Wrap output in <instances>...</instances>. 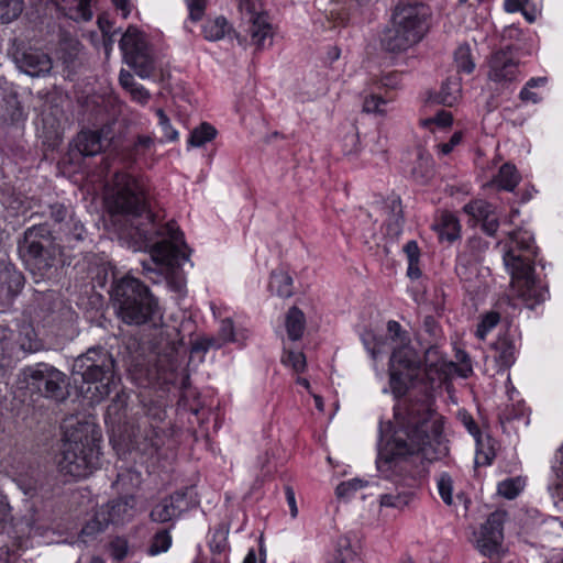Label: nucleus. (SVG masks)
Returning a JSON list of instances; mask_svg holds the SVG:
<instances>
[{"mask_svg":"<svg viewBox=\"0 0 563 563\" xmlns=\"http://www.w3.org/2000/svg\"><path fill=\"white\" fill-rule=\"evenodd\" d=\"M526 0H505V9L508 12L522 11L528 21L532 22L533 18L530 16L523 9Z\"/></svg>","mask_w":563,"mask_h":563,"instance_id":"obj_62","label":"nucleus"},{"mask_svg":"<svg viewBox=\"0 0 563 563\" xmlns=\"http://www.w3.org/2000/svg\"><path fill=\"white\" fill-rule=\"evenodd\" d=\"M285 327L288 338L291 341H298L306 328L305 313L298 307H291L286 313Z\"/></svg>","mask_w":563,"mask_h":563,"instance_id":"obj_27","label":"nucleus"},{"mask_svg":"<svg viewBox=\"0 0 563 563\" xmlns=\"http://www.w3.org/2000/svg\"><path fill=\"white\" fill-rule=\"evenodd\" d=\"M498 228L499 221L495 212L482 221V230L490 236L496 234Z\"/></svg>","mask_w":563,"mask_h":563,"instance_id":"obj_60","label":"nucleus"},{"mask_svg":"<svg viewBox=\"0 0 563 563\" xmlns=\"http://www.w3.org/2000/svg\"><path fill=\"white\" fill-rule=\"evenodd\" d=\"M112 137L110 125H103L97 130H81L77 135L75 145L81 155L95 156L110 145Z\"/></svg>","mask_w":563,"mask_h":563,"instance_id":"obj_19","label":"nucleus"},{"mask_svg":"<svg viewBox=\"0 0 563 563\" xmlns=\"http://www.w3.org/2000/svg\"><path fill=\"white\" fill-rule=\"evenodd\" d=\"M239 8L242 15L243 32L245 33L243 36L241 34L236 35L240 43H243L250 36L251 44L256 46L257 49L272 45V24L263 9L262 1L239 0Z\"/></svg>","mask_w":563,"mask_h":563,"instance_id":"obj_9","label":"nucleus"},{"mask_svg":"<svg viewBox=\"0 0 563 563\" xmlns=\"http://www.w3.org/2000/svg\"><path fill=\"white\" fill-rule=\"evenodd\" d=\"M11 330L7 325L0 324V363L8 356L11 350Z\"/></svg>","mask_w":563,"mask_h":563,"instance_id":"obj_55","label":"nucleus"},{"mask_svg":"<svg viewBox=\"0 0 563 563\" xmlns=\"http://www.w3.org/2000/svg\"><path fill=\"white\" fill-rule=\"evenodd\" d=\"M24 285V276L13 266L0 261V292H4L5 297L12 298L16 296Z\"/></svg>","mask_w":563,"mask_h":563,"instance_id":"obj_22","label":"nucleus"},{"mask_svg":"<svg viewBox=\"0 0 563 563\" xmlns=\"http://www.w3.org/2000/svg\"><path fill=\"white\" fill-rule=\"evenodd\" d=\"M424 366L429 373L442 371L444 361L437 346H431L426 351Z\"/></svg>","mask_w":563,"mask_h":563,"instance_id":"obj_45","label":"nucleus"},{"mask_svg":"<svg viewBox=\"0 0 563 563\" xmlns=\"http://www.w3.org/2000/svg\"><path fill=\"white\" fill-rule=\"evenodd\" d=\"M27 386L36 389L43 396L64 401L68 395L67 384H65V374L40 364L35 367H26L23 372Z\"/></svg>","mask_w":563,"mask_h":563,"instance_id":"obj_11","label":"nucleus"},{"mask_svg":"<svg viewBox=\"0 0 563 563\" xmlns=\"http://www.w3.org/2000/svg\"><path fill=\"white\" fill-rule=\"evenodd\" d=\"M210 550L213 553L221 554L228 547L227 531L223 529H217L213 532L212 539L209 543Z\"/></svg>","mask_w":563,"mask_h":563,"instance_id":"obj_53","label":"nucleus"},{"mask_svg":"<svg viewBox=\"0 0 563 563\" xmlns=\"http://www.w3.org/2000/svg\"><path fill=\"white\" fill-rule=\"evenodd\" d=\"M429 16L430 10L424 3L418 0H399L393 11L391 21L421 41Z\"/></svg>","mask_w":563,"mask_h":563,"instance_id":"obj_13","label":"nucleus"},{"mask_svg":"<svg viewBox=\"0 0 563 563\" xmlns=\"http://www.w3.org/2000/svg\"><path fill=\"white\" fill-rule=\"evenodd\" d=\"M18 251L26 269L35 277H51L58 266L65 265L63 246L47 224L27 228L18 242Z\"/></svg>","mask_w":563,"mask_h":563,"instance_id":"obj_6","label":"nucleus"},{"mask_svg":"<svg viewBox=\"0 0 563 563\" xmlns=\"http://www.w3.org/2000/svg\"><path fill=\"white\" fill-rule=\"evenodd\" d=\"M134 508L135 498L133 496H125L108 503L99 511L103 515L108 525H120L133 517Z\"/></svg>","mask_w":563,"mask_h":563,"instance_id":"obj_21","label":"nucleus"},{"mask_svg":"<svg viewBox=\"0 0 563 563\" xmlns=\"http://www.w3.org/2000/svg\"><path fill=\"white\" fill-rule=\"evenodd\" d=\"M62 439L58 444V449L54 451V462L58 472L64 474L65 476L70 474V461H68V453L70 452V443L68 437V428L66 426V421L64 420L60 424Z\"/></svg>","mask_w":563,"mask_h":563,"instance_id":"obj_25","label":"nucleus"},{"mask_svg":"<svg viewBox=\"0 0 563 563\" xmlns=\"http://www.w3.org/2000/svg\"><path fill=\"white\" fill-rule=\"evenodd\" d=\"M172 545V536L168 530H159L152 538L151 544L147 549L150 555H157L168 551Z\"/></svg>","mask_w":563,"mask_h":563,"instance_id":"obj_42","label":"nucleus"},{"mask_svg":"<svg viewBox=\"0 0 563 563\" xmlns=\"http://www.w3.org/2000/svg\"><path fill=\"white\" fill-rule=\"evenodd\" d=\"M217 135V130L209 123L202 122L190 132L188 145L191 147H200L211 142Z\"/></svg>","mask_w":563,"mask_h":563,"instance_id":"obj_34","label":"nucleus"},{"mask_svg":"<svg viewBox=\"0 0 563 563\" xmlns=\"http://www.w3.org/2000/svg\"><path fill=\"white\" fill-rule=\"evenodd\" d=\"M426 400H409L395 412L396 429L391 439L379 450L378 467H399L411 473L424 461L435 459L432 442L442 433L441 422Z\"/></svg>","mask_w":563,"mask_h":563,"instance_id":"obj_2","label":"nucleus"},{"mask_svg":"<svg viewBox=\"0 0 563 563\" xmlns=\"http://www.w3.org/2000/svg\"><path fill=\"white\" fill-rule=\"evenodd\" d=\"M454 60L459 71L471 74L475 68V63L472 58L471 48L464 44L457 47L454 53Z\"/></svg>","mask_w":563,"mask_h":563,"instance_id":"obj_43","label":"nucleus"},{"mask_svg":"<svg viewBox=\"0 0 563 563\" xmlns=\"http://www.w3.org/2000/svg\"><path fill=\"white\" fill-rule=\"evenodd\" d=\"M384 209L387 214V219H386L387 234L396 238L400 234L402 223H404L400 198L399 197L388 198Z\"/></svg>","mask_w":563,"mask_h":563,"instance_id":"obj_23","label":"nucleus"},{"mask_svg":"<svg viewBox=\"0 0 563 563\" xmlns=\"http://www.w3.org/2000/svg\"><path fill=\"white\" fill-rule=\"evenodd\" d=\"M452 120H453V118H452L451 112L440 111L435 117L424 120L423 125L428 126V125L434 123L438 126L446 128V126L451 125Z\"/></svg>","mask_w":563,"mask_h":563,"instance_id":"obj_57","label":"nucleus"},{"mask_svg":"<svg viewBox=\"0 0 563 563\" xmlns=\"http://www.w3.org/2000/svg\"><path fill=\"white\" fill-rule=\"evenodd\" d=\"M112 555L117 560H122L128 553V545L124 540H117L111 544Z\"/></svg>","mask_w":563,"mask_h":563,"instance_id":"obj_64","label":"nucleus"},{"mask_svg":"<svg viewBox=\"0 0 563 563\" xmlns=\"http://www.w3.org/2000/svg\"><path fill=\"white\" fill-rule=\"evenodd\" d=\"M520 176L514 165L504 164L498 173L497 183L500 188L512 191L518 185Z\"/></svg>","mask_w":563,"mask_h":563,"instance_id":"obj_38","label":"nucleus"},{"mask_svg":"<svg viewBox=\"0 0 563 563\" xmlns=\"http://www.w3.org/2000/svg\"><path fill=\"white\" fill-rule=\"evenodd\" d=\"M494 358L501 369L509 368L515 363V345L508 338H498L494 344Z\"/></svg>","mask_w":563,"mask_h":563,"instance_id":"obj_26","label":"nucleus"},{"mask_svg":"<svg viewBox=\"0 0 563 563\" xmlns=\"http://www.w3.org/2000/svg\"><path fill=\"white\" fill-rule=\"evenodd\" d=\"M481 264L464 257H456L455 274L463 288L474 297L483 295L488 287L486 274H488L489 269L482 267Z\"/></svg>","mask_w":563,"mask_h":563,"instance_id":"obj_17","label":"nucleus"},{"mask_svg":"<svg viewBox=\"0 0 563 563\" xmlns=\"http://www.w3.org/2000/svg\"><path fill=\"white\" fill-rule=\"evenodd\" d=\"M92 1L93 0H79L76 11L82 21H89L92 18Z\"/></svg>","mask_w":563,"mask_h":563,"instance_id":"obj_59","label":"nucleus"},{"mask_svg":"<svg viewBox=\"0 0 563 563\" xmlns=\"http://www.w3.org/2000/svg\"><path fill=\"white\" fill-rule=\"evenodd\" d=\"M283 363L292 367L296 373L306 369V356L301 352L288 351L283 357Z\"/></svg>","mask_w":563,"mask_h":563,"instance_id":"obj_51","label":"nucleus"},{"mask_svg":"<svg viewBox=\"0 0 563 563\" xmlns=\"http://www.w3.org/2000/svg\"><path fill=\"white\" fill-rule=\"evenodd\" d=\"M463 133L462 132H455L449 140V142L441 143L438 145V148L443 155L450 154L453 148L459 145L462 142Z\"/></svg>","mask_w":563,"mask_h":563,"instance_id":"obj_58","label":"nucleus"},{"mask_svg":"<svg viewBox=\"0 0 563 563\" xmlns=\"http://www.w3.org/2000/svg\"><path fill=\"white\" fill-rule=\"evenodd\" d=\"M505 516L506 512L504 511L492 512L485 523L482 525L476 540V548L483 555L492 558L498 553L504 539L503 525Z\"/></svg>","mask_w":563,"mask_h":563,"instance_id":"obj_18","label":"nucleus"},{"mask_svg":"<svg viewBox=\"0 0 563 563\" xmlns=\"http://www.w3.org/2000/svg\"><path fill=\"white\" fill-rule=\"evenodd\" d=\"M115 361L103 347H90L73 362V384L78 396L90 405L108 397L117 387L119 378L114 371Z\"/></svg>","mask_w":563,"mask_h":563,"instance_id":"obj_3","label":"nucleus"},{"mask_svg":"<svg viewBox=\"0 0 563 563\" xmlns=\"http://www.w3.org/2000/svg\"><path fill=\"white\" fill-rule=\"evenodd\" d=\"M522 489V484L519 478H509L503 481L498 484L497 492L499 495L506 497L507 499H514L520 490Z\"/></svg>","mask_w":563,"mask_h":563,"instance_id":"obj_47","label":"nucleus"},{"mask_svg":"<svg viewBox=\"0 0 563 563\" xmlns=\"http://www.w3.org/2000/svg\"><path fill=\"white\" fill-rule=\"evenodd\" d=\"M158 123L164 132V136L167 141H176L178 139V132L173 129L170 121L163 109L156 111Z\"/></svg>","mask_w":563,"mask_h":563,"instance_id":"obj_52","label":"nucleus"},{"mask_svg":"<svg viewBox=\"0 0 563 563\" xmlns=\"http://www.w3.org/2000/svg\"><path fill=\"white\" fill-rule=\"evenodd\" d=\"M119 81L120 85L130 92L134 100L144 103L150 99V92L143 86L135 82L134 77L130 71L121 69Z\"/></svg>","mask_w":563,"mask_h":563,"instance_id":"obj_31","label":"nucleus"},{"mask_svg":"<svg viewBox=\"0 0 563 563\" xmlns=\"http://www.w3.org/2000/svg\"><path fill=\"white\" fill-rule=\"evenodd\" d=\"M460 85L456 80H445L434 97V102L452 107L459 98Z\"/></svg>","mask_w":563,"mask_h":563,"instance_id":"obj_35","label":"nucleus"},{"mask_svg":"<svg viewBox=\"0 0 563 563\" xmlns=\"http://www.w3.org/2000/svg\"><path fill=\"white\" fill-rule=\"evenodd\" d=\"M461 420H462L463 424L465 426V428L467 429V431L476 439V441L478 443L479 437H481V431H479L476 422L474 421V419L470 415L463 413V415H461Z\"/></svg>","mask_w":563,"mask_h":563,"instance_id":"obj_61","label":"nucleus"},{"mask_svg":"<svg viewBox=\"0 0 563 563\" xmlns=\"http://www.w3.org/2000/svg\"><path fill=\"white\" fill-rule=\"evenodd\" d=\"M101 432L93 422L85 421L73 429V478L88 476L100 454Z\"/></svg>","mask_w":563,"mask_h":563,"instance_id":"obj_7","label":"nucleus"},{"mask_svg":"<svg viewBox=\"0 0 563 563\" xmlns=\"http://www.w3.org/2000/svg\"><path fill=\"white\" fill-rule=\"evenodd\" d=\"M499 320L500 317L498 312L490 311L486 313L477 325L476 336L484 340L486 334L498 324Z\"/></svg>","mask_w":563,"mask_h":563,"instance_id":"obj_46","label":"nucleus"},{"mask_svg":"<svg viewBox=\"0 0 563 563\" xmlns=\"http://www.w3.org/2000/svg\"><path fill=\"white\" fill-rule=\"evenodd\" d=\"M27 386L36 389L43 396L64 401L68 395L67 384H65V374L40 364L35 367H26L23 372Z\"/></svg>","mask_w":563,"mask_h":563,"instance_id":"obj_12","label":"nucleus"},{"mask_svg":"<svg viewBox=\"0 0 563 563\" xmlns=\"http://www.w3.org/2000/svg\"><path fill=\"white\" fill-rule=\"evenodd\" d=\"M285 495H286L287 504L290 509V515L292 518H296L298 515V508H297V504H296L295 492L291 486H289V485L285 486Z\"/></svg>","mask_w":563,"mask_h":563,"instance_id":"obj_63","label":"nucleus"},{"mask_svg":"<svg viewBox=\"0 0 563 563\" xmlns=\"http://www.w3.org/2000/svg\"><path fill=\"white\" fill-rule=\"evenodd\" d=\"M19 344L25 352H35L41 347V341L31 324H23L20 328Z\"/></svg>","mask_w":563,"mask_h":563,"instance_id":"obj_40","label":"nucleus"},{"mask_svg":"<svg viewBox=\"0 0 563 563\" xmlns=\"http://www.w3.org/2000/svg\"><path fill=\"white\" fill-rule=\"evenodd\" d=\"M110 222L119 239L134 251L152 247L155 261L167 266H176L188 260L187 245L183 233L175 223H166L156 234L161 241L153 242V214L148 211L144 190L139 181L124 173H117L113 178V192L108 197Z\"/></svg>","mask_w":563,"mask_h":563,"instance_id":"obj_1","label":"nucleus"},{"mask_svg":"<svg viewBox=\"0 0 563 563\" xmlns=\"http://www.w3.org/2000/svg\"><path fill=\"white\" fill-rule=\"evenodd\" d=\"M12 57L18 68L32 77L47 74L52 69V60L47 54L26 47L16 40L13 43Z\"/></svg>","mask_w":563,"mask_h":563,"instance_id":"obj_16","label":"nucleus"},{"mask_svg":"<svg viewBox=\"0 0 563 563\" xmlns=\"http://www.w3.org/2000/svg\"><path fill=\"white\" fill-rule=\"evenodd\" d=\"M23 8V0H0V22L10 23L18 19Z\"/></svg>","mask_w":563,"mask_h":563,"instance_id":"obj_39","label":"nucleus"},{"mask_svg":"<svg viewBox=\"0 0 563 563\" xmlns=\"http://www.w3.org/2000/svg\"><path fill=\"white\" fill-rule=\"evenodd\" d=\"M189 11V19L192 22H198L205 15L206 0H185Z\"/></svg>","mask_w":563,"mask_h":563,"instance_id":"obj_56","label":"nucleus"},{"mask_svg":"<svg viewBox=\"0 0 563 563\" xmlns=\"http://www.w3.org/2000/svg\"><path fill=\"white\" fill-rule=\"evenodd\" d=\"M439 233L442 239L453 242L460 238L461 224L459 219L451 212H443L439 223Z\"/></svg>","mask_w":563,"mask_h":563,"instance_id":"obj_32","label":"nucleus"},{"mask_svg":"<svg viewBox=\"0 0 563 563\" xmlns=\"http://www.w3.org/2000/svg\"><path fill=\"white\" fill-rule=\"evenodd\" d=\"M404 252L407 255L408 260V269L407 275L411 279H418L421 276V271L419 268V257L420 251L416 241H409L404 246Z\"/></svg>","mask_w":563,"mask_h":563,"instance_id":"obj_37","label":"nucleus"},{"mask_svg":"<svg viewBox=\"0 0 563 563\" xmlns=\"http://www.w3.org/2000/svg\"><path fill=\"white\" fill-rule=\"evenodd\" d=\"M519 74V62L512 46L494 52L488 60V79L506 87L515 81Z\"/></svg>","mask_w":563,"mask_h":563,"instance_id":"obj_14","label":"nucleus"},{"mask_svg":"<svg viewBox=\"0 0 563 563\" xmlns=\"http://www.w3.org/2000/svg\"><path fill=\"white\" fill-rule=\"evenodd\" d=\"M421 360L410 346L395 349L389 361L390 388L396 397L406 394L409 385L418 376Z\"/></svg>","mask_w":563,"mask_h":563,"instance_id":"obj_10","label":"nucleus"},{"mask_svg":"<svg viewBox=\"0 0 563 563\" xmlns=\"http://www.w3.org/2000/svg\"><path fill=\"white\" fill-rule=\"evenodd\" d=\"M365 486V482L358 478H353L347 482H343L340 485H338L335 489V494L339 498H347L353 493L357 492L358 489L363 488Z\"/></svg>","mask_w":563,"mask_h":563,"instance_id":"obj_50","label":"nucleus"},{"mask_svg":"<svg viewBox=\"0 0 563 563\" xmlns=\"http://www.w3.org/2000/svg\"><path fill=\"white\" fill-rule=\"evenodd\" d=\"M463 211L474 220L482 222L495 212V208L485 200H473L463 207Z\"/></svg>","mask_w":563,"mask_h":563,"instance_id":"obj_36","label":"nucleus"},{"mask_svg":"<svg viewBox=\"0 0 563 563\" xmlns=\"http://www.w3.org/2000/svg\"><path fill=\"white\" fill-rule=\"evenodd\" d=\"M124 62L141 78H150L155 71V57L146 36L135 26H129L120 40Z\"/></svg>","mask_w":563,"mask_h":563,"instance_id":"obj_8","label":"nucleus"},{"mask_svg":"<svg viewBox=\"0 0 563 563\" xmlns=\"http://www.w3.org/2000/svg\"><path fill=\"white\" fill-rule=\"evenodd\" d=\"M2 119L10 124L24 121L25 113L18 97V92L10 90L2 98Z\"/></svg>","mask_w":563,"mask_h":563,"instance_id":"obj_24","label":"nucleus"},{"mask_svg":"<svg viewBox=\"0 0 563 563\" xmlns=\"http://www.w3.org/2000/svg\"><path fill=\"white\" fill-rule=\"evenodd\" d=\"M488 247L489 243L486 240L474 235L467 239L457 256L482 263Z\"/></svg>","mask_w":563,"mask_h":563,"instance_id":"obj_28","label":"nucleus"},{"mask_svg":"<svg viewBox=\"0 0 563 563\" xmlns=\"http://www.w3.org/2000/svg\"><path fill=\"white\" fill-rule=\"evenodd\" d=\"M387 101L379 95L371 93L365 97L363 102V111L366 113L385 114V109L382 108Z\"/></svg>","mask_w":563,"mask_h":563,"instance_id":"obj_49","label":"nucleus"},{"mask_svg":"<svg viewBox=\"0 0 563 563\" xmlns=\"http://www.w3.org/2000/svg\"><path fill=\"white\" fill-rule=\"evenodd\" d=\"M510 238L516 243V247L505 253L504 263L511 275V288L527 307L533 308L545 301L549 294L547 287L534 276L533 240L521 232H514Z\"/></svg>","mask_w":563,"mask_h":563,"instance_id":"obj_5","label":"nucleus"},{"mask_svg":"<svg viewBox=\"0 0 563 563\" xmlns=\"http://www.w3.org/2000/svg\"><path fill=\"white\" fill-rule=\"evenodd\" d=\"M192 490V487H186L162 499L153 507L150 514L151 519L155 522L165 523L180 516L181 512L196 504Z\"/></svg>","mask_w":563,"mask_h":563,"instance_id":"obj_15","label":"nucleus"},{"mask_svg":"<svg viewBox=\"0 0 563 563\" xmlns=\"http://www.w3.org/2000/svg\"><path fill=\"white\" fill-rule=\"evenodd\" d=\"M409 493L384 494L380 496V506L402 508L409 504Z\"/></svg>","mask_w":563,"mask_h":563,"instance_id":"obj_48","label":"nucleus"},{"mask_svg":"<svg viewBox=\"0 0 563 563\" xmlns=\"http://www.w3.org/2000/svg\"><path fill=\"white\" fill-rule=\"evenodd\" d=\"M292 277L284 271H274L271 275L269 290L280 298H289L294 295Z\"/></svg>","mask_w":563,"mask_h":563,"instance_id":"obj_29","label":"nucleus"},{"mask_svg":"<svg viewBox=\"0 0 563 563\" xmlns=\"http://www.w3.org/2000/svg\"><path fill=\"white\" fill-rule=\"evenodd\" d=\"M228 21L223 16H218L205 23L202 32L208 41H219L230 32Z\"/></svg>","mask_w":563,"mask_h":563,"instance_id":"obj_33","label":"nucleus"},{"mask_svg":"<svg viewBox=\"0 0 563 563\" xmlns=\"http://www.w3.org/2000/svg\"><path fill=\"white\" fill-rule=\"evenodd\" d=\"M108 527L103 515L98 510L95 516L87 521L80 532V538L84 542H87L86 538H93L98 533L102 532Z\"/></svg>","mask_w":563,"mask_h":563,"instance_id":"obj_41","label":"nucleus"},{"mask_svg":"<svg viewBox=\"0 0 563 563\" xmlns=\"http://www.w3.org/2000/svg\"><path fill=\"white\" fill-rule=\"evenodd\" d=\"M356 559L355 552L351 548V542L346 537H342L338 541V549L334 560L336 563H354Z\"/></svg>","mask_w":563,"mask_h":563,"instance_id":"obj_44","label":"nucleus"},{"mask_svg":"<svg viewBox=\"0 0 563 563\" xmlns=\"http://www.w3.org/2000/svg\"><path fill=\"white\" fill-rule=\"evenodd\" d=\"M112 298L118 316L129 325L157 328L162 324L163 312L157 298L137 278L125 276L113 285Z\"/></svg>","mask_w":563,"mask_h":563,"instance_id":"obj_4","label":"nucleus"},{"mask_svg":"<svg viewBox=\"0 0 563 563\" xmlns=\"http://www.w3.org/2000/svg\"><path fill=\"white\" fill-rule=\"evenodd\" d=\"M418 42H420V40L393 22L390 26L384 31L380 38L382 47L390 53H401Z\"/></svg>","mask_w":563,"mask_h":563,"instance_id":"obj_20","label":"nucleus"},{"mask_svg":"<svg viewBox=\"0 0 563 563\" xmlns=\"http://www.w3.org/2000/svg\"><path fill=\"white\" fill-rule=\"evenodd\" d=\"M433 175L432 158L420 151L411 169L412 178L418 184L424 185L433 177Z\"/></svg>","mask_w":563,"mask_h":563,"instance_id":"obj_30","label":"nucleus"},{"mask_svg":"<svg viewBox=\"0 0 563 563\" xmlns=\"http://www.w3.org/2000/svg\"><path fill=\"white\" fill-rule=\"evenodd\" d=\"M452 478L448 474H442L438 481L440 496L446 505L452 504Z\"/></svg>","mask_w":563,"mask_h":563,"instance_id":"obj_54","label":"nucleus"}]
</instances>
